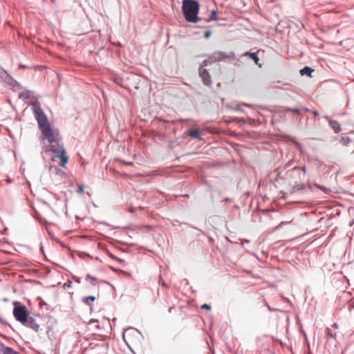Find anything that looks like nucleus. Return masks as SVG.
I'll return each instance as SVG.
<instances>
[{"label":"nucleus","instance_id":"obj_1","mask_svg":"<svg viewBox=\"0 0 354 354\" xmlns=\"http://www.w3.org/2000/svg\"><path fill=\"white\" fill-rule=\"evenodd\" d=\"M32 112L37 122L38 127L42 135L45 136L49 145L46 147V151H50L54 155H65L66 151L63 145H60L55 139L54 132L49 123L48 119L41 109L38 100L30 103Z\"/></svg>","mask_w":354,"mask_h":354},{"label":"nucleus","instance_id":"obj_2","mask_svg":"<svg viewBox=\"0 0 354 354\" xmlns=\"http://www.w3.org/2000/svg\"><path fill=\"white\" fill-rule=\"evenodd\" d=\"M200 5L196 0H183L182 12L185 20L190 23H196L201 20L198 17Z\"/></svg>","mask_w":354,"mask_h":354},{"label":"nucleus","instance_id":"obj_3","mask_svg":"<svg viewBox=\"0 0 354 354\" xmlns=\"http://www.w3.org/2000/svg\"><path fill=\"white\" fill-rule=\"evenodd\" d=\"M68 161V156H51L48 165L49 171L55 175L65 176L66 173L61 168H64Z\"/></svg>","mask_w":354,"mask_h":354},{"label":"nucleus","instance_id":"obj_4","mask_svg":"<svg viewBox=\"0 0 354 354\" xmlns=\"http://www.w3.org/2000/svg\"><path fill=\"white\" fill-rule=\"evenodd\" d=\"M13 315L15 319L22 324L29 316L27 308L19 301L13 302Z\"/></svg>","mask_w":354,"mask_h":354},{"label":"nucleus","instance_id":"obj_5","mask_svg":"<svg viewBox=\"0 0 354 354\" xmlns=\"http://www.w3.org/2000/svg\"><path fill=\"white\" fill-rule=\"evenodd\" d=\"M199 76L202 79L203 83L207 86L210 87L212 86V78L211 75L208 71L205 68H202V67H199L198 68Z\"/></svg>","mask_w":354,"mask_h":354},{"label":"nucleus","instance_id":"obj_6","mask_svg":"<svg viewBox=\"0 0 354 354\" xmlns=\"http://www.w3.org/2000/svg\"><path fill=\"white\" fill-rule=\"evenodd\" d=\"M22 325L31 328L35 332L37 333L39 330V324L35 317L28 316L26 322H23Z\"/></svg>","mask_w":354,"mask_h":354},{"label":"nucleus","instance_id":"obj_7","mask_svg":"<svg viewBox=\"0 0 354 354\" xmlns=\"http://www.w3.org/2000/svg\"><path fill=\"white\" fill-rule=\"evenodd\" d=\"M308 191L306 185L304 183L295 184L290 191L291 194L295 193H306Z\"/></svg>","mask_w":354,"mask_h":354},{"label":"nucleus","instance_id":"obj_8","mask_svg":"<svg viewBox=\"0 0 354 354\" xmlns=\"http://www.w3.org/2000/svg\"><path fill=\"white\" fill-rule=\"evenodd\" d=\"M325 118L328 122L330 127L333 129L335 133H337L341 131L340 124L338 122L330 119L327 115L325 116Z\"/></svg>","mask_w":354,"mask_h":354},{"label":"nucleus","instance_id":"obj_9","mask_svg":"<svg viewBox=\"0 0 354 354\" xmlns=\"http://www.w3.org/2000/svg\"><path fill=\"white\" fill-rule=\"evenodd\" d=\"M0 354H19L17 351H14L9 346H6L0 341Z\"/></svg>","mask_w":354,"mask_h":354},{"label":"nucleus","instance_id":"obj_10","mask_svg":"<svg viewBox=\"0 0 354 354\" xmlns=\"http://www.w3.org/2000/svg\"><path fill=\"white\" fill-rule=\"evenodd\" d=\"M243 56H248L251 59H252L254 63L259 66V67H261V64L259 63V58L258 57V55H257V53L256 52H245L243 54Z\"/></svg>","mask_w":354,"mask_h":354},{"label":"nucleus","instance_id":"obj_11","mask_svg":"<svg viewBox=\"0 0 354 354\" xmlns=\"http://www.w3.org/2000/svg\"><path fill=\"white\" fill-rule=\"evenodd\" d=\"M6 84L12 86L13 84H17V80H15L8 73L1 79Z\"/></svg>","mask_w":354,"mask_h":354},{"label":"nucleus","instance_id":"obj_12","mask_svg":"<svg viewBox=\"0 0 354 354\" xmlns=\"http://www.w3.org/2000/svg\"><path fill=\"white\" fill-rule=\"evenodd\" d=\"M187 135L189 137L196 138V139H201L199 130L198 129H191L187 131Z\"/></svg>","mask_w":354,"mask_h":354},{"label":"nucleus","instance_id":"obj_13","mask_svg":"<svg viewBox=\"0 0 354 354\" xmlns=\"http://www.w3.org/2000/svg\"><path fill=\"white\" fill-rule=\"evenodd\" d=\"M95 300V297L94 296H88L82 298V302L86 305L88 306L92 310V307L93 306V302Z\"/></svg>","mask_w":354,"mask_h":354},{"label":"nucleus","instance_id":"obj_14","mask_svg":"<svg viewBox=\"0 0 354 354\" xmlns=\"http://www.w3.org/2000/svg\"><path fill=\"white\" fill-rule=\"evenodd\" d=\"M313 71L314 70L311 67L306 66L299 71V73L301 75L311 77V74Z\"/></svg>","mask_w":354,"mask_h":354},{"label":"nucleus","instance_id":"obj_15","mask_svg":"<svg viewBox=\"0 0 354 354\" xmlns=\"http://www.w3.org/2000/svg\"><path fill=\"white\" fill-rule=\"evenodd\" d=\"M221 53V55H219L221 61H225L226 59H232L234 57V53L233 52H231L229 55H227L225 53L222 51H218Z\"/></svg>","mask_w":354,"mask_h":354},{"label":"nucleus","instance_id":"obj_16","mask_svg":"<svg viewBox=\"0 0 354 354\" xmlns=\"http://www.w3.org/2000/svg\"><path fill=\"white\" fill-rule=\"evenodd\" d=\"M219 55H221V53H219L218 51L215 52V53H212V55H210L209 59H210L211 62L213 63L216 62H221V58H220Z\"/></svg>","mask_w":354,"mask_h":354},{"label":"nucleus","instance_id":"obj_17","mask_svg":"<svg viewBox=\"0 0 354 354\" xmlns=\"http://www.w3.org/2000/svg\"><path fill=\"white\" fill-rule=\"evenodd\" d=\"M115 160L117 161V162H121L124 165H127V166H134L135 165L134 162H133V161H125V160H122L120 157L115 158Z\"/></svg>","mask_w":354,"mask_h":354},{"label":"nucleus","instance_id":"obj_18","mask_svg":"<svg viewBox=\"0 0 354 354\" xmlns=\"http://www.w3.org/2000/svg\"><path fill=\"white\" fill-rule=\"evenodd\" d=\"M30 93V91H26V93H20L19 94V97L24 100L30 99L31 97Z\"/></svg>","mask_w":354,"mask_h":354},{"label":"nucleus","instance_id":"obj_19","mask_svg":"<svg viewBox=\"0 0 354 354\" xmlns=\"http://www.w3.org/2000/svg\"><path fill=\"white\" fill-rule=\"evenodd\" d=\"M216 21L217 20V11L215 10H213L211 13L209 15L208 21Z\"/></svg>","mask_w":354,"mask_h":354},{"label":"nucleus","instance_id":"obj_20","mask_svg":"<svg viewBox=\"0 0 354 354\" xmlns=\"http://www.w3.org/2000/svg\"><path fill=\"white\" fill-rule=\"evenodd\" d=\"M288 138L289 140L292 142L296 146V147L300 151V152L302 153H303V151H302V147H301V145L295 140V139L292 137H290V136H288Z\"/></svg>","mask_w":354,"mask_h":354},{"label":"nucleus","instance_id":"obj_21","mask_svg":"<svg viewBox=\"0 0 354 354\" xmlns=\"http://www.w3.org/2000/svg\"><path fill=\"white\" fill-rule=\"evenodd\" d=\"M213 62H211V60L209 59V57L208 59L203 60V62L201 64L200 67H202V68H204V67H206V66H207L208 65H210Z\"/></svg>","mask_w":354,"mask_h":354},{"label":"nucleus","instance_id":"obj_22","mask_svg":"<svg viewBox=\"0 0 354 354\" xmlns=\"http://www.w3.org/2000/svg\"><path fill=\"white\" fill-rule=\"evenodd\" d=\"M86 280H91V283H92V285H95V281L97 280V279L93 276H91L90 274H87L86 276Z\"/></svg>","mask_w":354,"mask_h":354},{"label":"nucleus","instance_id":"obj_23","mask_svg":"<svg viewBox=\"0 0 354 354\" xmlns=\"http://www.w3.org/2000/svg\"><path fill=\"white\" fill-rule=\"evenodd\" d=\"M177 140H170L167 142V146L170 148H173L175 145H177Z\"/></svg>","mask_w":354,"mask_h":354},{"label":"nucleus","instance_id":"obj_24","mask_svg":"<svg viewBox=\"0 0 354 354\" xmlns=\"http://www.w3.org/2000/svg\"><path fill=\"white\" fill-rule=\"evenodd\" d=\"M286 110L288 111L293 112V113H297V114H299L300 113V110L299 109H297V108H287Z\"/></svg>","mask_w":354,"mask_h":354},{"label":"nucleus","instance_id":"obj_25","mask_svg":"<svg viewBox=\"0 0 354 354\" xmlns=\"http://www.w3.org/2000/svg\"><path fill=\"white\" fill-rule=\"evenodd\" d=\"M326 333H327V335H328L329 337H330L331 338L335 339V337H336L335 333H332V332L330 331V330L328 328H326Z\"/></svg>","mask_w":354,"mask_h":354},{"label":"nucleus","instance_id":"obj_26","mask_svg":"<svg viewBox=\"0 0 354 354\" xmlns=\"http://www.w3.org/2000/svg\"><path fill=\"white\" fill-rule=\"evenodd\" d=\"M313 185L317 187V188L320 189L321 190L324 191V192H327V191H328V189L326 187L319 185L317 183H314Z\"/></svg>","mask_w":354,"mask_h":354},{"label":"nucleus","instance_id":"obj_27","mask_svg":"<svg viewBox=\"0 0 354 354\" xmlns=\"http://www.w3.org/2000/svg\"><path fill=\"white\" fill-rule=\"evenodd\" d=\"M6 73H8V71L0 66V77H1V79H2Z\"/></svg>","mask_w":354,"mask_h":354},{"label":"nucleus","instance_id":"obj_28","mask_svg":"<svg viewBox=\"0 0 354 354\" xmlns=\"http://www.w3.org/2000/svg\"><path fill=\"white\" fill-rule=\"evenodd\" d=\"M84 187L83 185H80L78 186V189L77 190V192L80 194H82L84 192Z\"/></svg>","mask_w":354,"mask_h":354},{"label":"nucleus","instance_id":"obj_29","mask_svg":"<svg viewBox=\"0 0 354 354\" xmlns=\"http://www.w3.org/2000/svg\"><path fill=\"white\" fill-rule=\"evenodd\" d=\"M40 306L42 308H45L46 309H48V305L46 303H45L44 301H41L40 302Z\"/></svg>","mask_w":354,"mask_h":354},{"label":"nucleus","instance_id":"obj_30","mask_svg":"<svg viewBox=\"0 0 354 354\" xmlns=\"http://www.w3.org/2000/svg\"><path fill=\"white\" fill-rule=\"evenodd\" d=\"M201 308L202 309H206V310H210L211 309V306L210 305L207 304H204L201 306Z\"/></svg>","mask_w":354,"mask_h":354},{"label":"nucleus","instance_id":"obj_31","mask_svg":"<svg viewBox=\"0 0 354 354\" xmlns=\"http://www.w3.org/2000/svg\"><path fill=\"white\" fill-rule=\"evenodd\" d=\"M211 34H212L211 31H209V30L205 31L204 33V37L205 39H208L210 37Z\"/></svg>","mask_w":354,"mask_h":354},{"label":"nucleus","instance_id":"obj_32","mask_svg":"<svg viewBox=\"0 0 354 354\" xmlns=\"http://www.w3.org/2000/svg\"><path fill=\"white\" fill-rule=\"evenodd\" d=\"M233 110L240 112H243V110L241 108L240 105H236L234 108H233Z\"/></svg>","mask_w":354,"mask_h":354},{"label":"nucleus","instance_id":"obj_33","mask_svg":"<svg viewBox=\"0 0 354 354\" xmlns=\"http://www.w3.org/2000/svg\"><path fill=\"white\" fill-rule=\"evenodd\" d=\"M107 254L108 256L111 258L112 259H114V260H116L118 259V257H116L115 255H113V254H111L110 252L107 251Z\"/></svg>","mask_w":354,"mask_h":354},{"label":"nucleus","instance_id":"obj_34","mask_svg":"<svg viewBox=\"0 0 354 354\" xmlns=\"http://www.w3.org/2000/svg\"><path fill=\"white\" fill-rule=\"evenodd\" d=\"M265 306L268 308L270 311H274L275 310L272 308L267 303L266 300L263 301Z\"/></svg>","mask_w":354,"mask_h":354},{"label":"nucleus","instance_id":"obj_35","mask_svg":"<svg viewBox=\"0 0 354 354\" xmlns=\"http://www.w3.org/2000/svg\"><path fill=\"white\" fill-rule=\"evenodd\" d=\"M12 87H17V88H22L21 85V84H20L17 81V84H13L12 85Z\"/></svg>","mask_w":354,"mask_h":354},{"label":"nucleus","instance_id":"obj_36","mask_svg":"<svg viewBox=\"0 0 354 354\" xmlns=\"http://www.w3.org/2000/svg\"><path fill=\"white\" fill-rule=\"evenodd\" d=\"M98 322V320L97 319H90V321L88 322V325H91V324H93V323H97Z\"/></svg>","mask_w":354,"mask_h":354},{"label":"nucleus","instance_id":"obj_37","mask_svg":"<svg viewBox=\"0 0 354 354\" xmlns=\"http://www.w3.org/2000/svg\"><path fill=\"white\" fill-rule=\"evenodd\" d=\"M223 202L225 203H227V202H230V201H232V199L230 198H225L223 200Z\"/></svg>","mask_w":354,"mask_h":354},{"label":"nucleus","instance_id":"obj_38","mask_svg":"<svg viewBox=\"0 0 354 354\" xmlns=\"http://www.w3.org/2000/svg\"><path fill=\"white\" fill-rule=\"evenodd\" d=\"M116 260H117V261H118L120 264H124V262H125V261H124V260L121 259H118H118H116Z\"/></svg>","mask_w":354,"mask_h":354},{"label":"nucleus","instance_id":"obj_39","mask_svg":"<svg viewBox=\"0 0 354 354\" xmlns=\"http://www.w3.org/2000/svg\"><path fill=\"white\" fill-rule=\"evenodd\" d=\"M334 328H338V324L337 323H333L331 326Z\"/></svg>","mask_w":354,"mask_h":354},{"label":"nucleus","instance_id":"obj_40","mask_svg":"<svg viewBox=\"0 0 354 354\" xmlns=\"http://www.w3.org/2000/svg\"><path fill=\"white\" fill-rule=\"evenodd\" d=\"M6 182L7 183L10 184L12 183V180L9 177H8L6 179Z\"/></svg>","mask_w":354,"mask_h":354},{"label":"nucleus","instance_id":"obj_41","mask_svg":"<svg viewBox=\"0 0 354 354\" xmlns=\"http://www.w3.org/2000/svg\"><path fill=\"white\" fill-rule=\"evenodd\" d=\"M110 268H111V269L112 270H113V271H115V272H119V271H120V270L116 269V268H113V267H110Z\"/></svg>","mask_w":354,"mask_h":354},{"label":"nucleus","instance_id":"obj_42","mask_svg":"<svg viewBox=\"0 0 354 354\" xmlns=\"http://www.w3.org/2000/svg\"><path fill=\"white\" fill-rule=\"evenodd\" d=\"M95 329H97V330H100V329H101V328H100V325H99V324H96V325L95 326Z\"/></svg>","mask_w":354,"mask_h":354},{"label":"nucleus","instance_id":"obj_43","mask_svg":"<svg viewBox=\"0 0 354 354\" xmlns=\"http://www.w3.org/2000/svg\"><path fill=\"white\" fill-rule=\"evenodd\" d=\"M313 113L315 115H319V113L317 111H313Z\"/></svg>","mask_w":354,"mask_h":354},{"label":"nucleus","instance_id":"obj_44","mask_svg":"<svg viewBox=\"0 0 354 354\" xmlns=\"http://www.w3.org/2000/svg\"><path fill=\"white\" fill-rule=\"evenodd\" d=\"M353 308H354V306H353V305H349V306H348V309H349V310H350V311H351V310H352V309H353Z\"/></svg>","mask_w":354,"mask_h":354},{"label":"nucleus","instance_id":"obj_45","mask_svg":"<svg viewBox=\"0 0 354 354\" xmlns=\"http://www.w3.org/2000/svg\"><path fill=\"white\" fill-rule=\"evenodd\" d=\"M301 170L305 173L306 171V167L305 166H303L301 167Z\"/></svg>","mask_w":354,"mask_h":354},{"label":"nucleus","instance_id":"obj_46","mask_svg":"<svg viewBox=\"0 0 354 354\" xmlns=\"http://www.w3.org/2000/svg\"><path fill=\"white\" fill-rule=\"evenodd\" d=\"M243 105H244L245 106H250V104H246V103H243Z\"/></svg>","mask_w":354,"mask_h":354},{"label":"nucleus","instance_id":"obj_47","mask_svg":"<svg viewBox=\"0 0 354 354\" xmlns=\"http://www.w3.org/2000/svg\"><path fill=\"white\" fill-rule=\"evenodd\" d=\"M218 164L219 165H225V162H218Z\"/></svg>","mask_w":354,"mask_h":354},{"label":"nucleus","instance_id":"obj_48","mask_svg":"<svg viewBox=\"0 0 354 354\" xmlns=\"http://www.w3.org/2000/svg\"><path fill=\"white\" fill-rule=\"evenodd\" d=\"M290 162H288L286 165V167H288V166H290Z\"/></svg>","mask_w":354,"mask_h":354},{"label":"nucleus","instance_id":"obj_49","mask_svg":"<svg viewBox=\"0 0 354 354\" xmlns=\"http://www.w3.org/2000/svg\"><path fill=\"white\" fill-rule=\"evenodd\" d=\"M304 110H305L306 112L310 111V110H309L308 108H304Z\"/></svg>","mask_w":354,"mask_h":354},{"label":"nucleus","instance_id":"obj_50","mask_svg":"<svg viewBox=\"0 0 354 354\" xmlns=\"http://www.w3.org/2000/svg\"><path fill=\"white\" fill-rule=\"evenodd\" d=\"M274 171H275V172H277V174L279 175V169H276L274 170Z\"/></svg>","mask_w":354,"mask_h":354},{"label":"nucleus","instance_id":"obj_51","mask_svg":"<svg viewBox=\"0 0 354 354\" xmlns=\"http://www.w3.org/2000/svg\"><path fill=\"white\" fill-rule=\"evenodd\" d=\"M0 322H1V323H5V322H4V321H3L1 317H0Z\"/></svg>","mask_w":354,"mask_h":354},{"label":"nucleus","instance_id":"obj_52","mask_svg":"<svg viewBox=\"0 0 354 354\" xmlns=\"http://www.w3.org/2000/svg\"><path fill=\"white\" fill-rule=\"evenodd\" d=\"M299 168H300V167H297V166H296V167H294V169H299Z\"/></svg>","mask_w":354,"mask_h":354},{"label":"nucleus","instance_id":"obj_53","mask_svg":"<svg viewBox=\"0 0 354 354\" xmlns=\"http://www.w3.org/2000/svg\"><path fill=\"white\" fill-rule=\"evenodd\" d=\"M41 250L42 252H44L43 246H41Z\"/></svg>","mask_w":354,"mask_h":354},{"label":"nucleus","instance_id":"obj_54","mask_svg":"<svg viewBox=\"0 0 354 354\" xmlns=\"http://www.w3.org/2000/svg\"><path fill=\"white\" fill-rule=\"evenodd\" d=\"M76 281H77V283H80V279H78Z\"/></svg>","mask_w":354,"mask_h":354},{"label":"nucleus","instance_id":"obj_55","mask_svg":"<svg viewBox=\"0 0 354 354\" xmlns=\"http://www.w3.org/2000/svg\"><path fill=\"white\" fill-rule=\"evenodd\" d=\"M245 243H249L248 240H245Z\"/></svg>","mask_w":354,"mask_h":354},{"label":"nucleus","instance_id":"obj_56","mask_svg":"<svg viewBox=\"0 0 354 354\" xmlns=\"http://www.w3.org/2000/svg\"><path fill=\"white\" fill-rule=\"evenodd\" d=\"M102 282L107 283V281H102Z\"/></svg>","mask_w":354,"mask_h":354},{"label":"nucleus","instance_id":"obj_57","mask_svg":"<svg viewBox=\"0 0 354 354\" xmlns=\"http://www.w3.org/2000/svg\"><path fill=\"white\" fill-rule=\"evenodd\" d=\"M21 68H24V67H25V66H24V65H21Z\"/></svg>","mask_w":354,"mask_h":354}]
</instances>
